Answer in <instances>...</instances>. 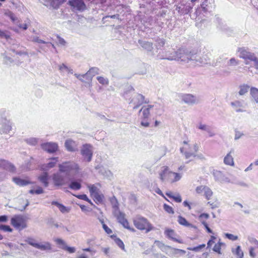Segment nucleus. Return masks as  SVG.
Instances as JSON below:
<instances>
[{
	"label": "nucleus",
	"mask_w": 258,
	"mask_h": 258,
	"mask_svg": "<svg viewBox=\"0 0 258 258\" xmlns=\"http://www.w3.org/2000/svg\"><path fill=\"white\" fill-rule=\"evenodd\" d=\"M231 105L232 106H241V103L240 101H237L235 102H232L231 103Z\"/></svg>",
	"instance_id": "61"
},
{
	"label": "nucleus",
	"mask_w": 258,
	"mask_h": 258,
	"mask_svg": "<svg viewBox=\"0 0 258 258\" xmlns=\"http://www.w3.org/2000/svg\"><path fill=\"white\" fill-rule=\"evenodd\" d=\"M159 178L162 182L173 183L179 181L182 175L180 173L173 172L167 166H163L159 173Z\"/></svg>",
	"instance_id": "1"
},
{
	"label": "nucleus",
	"mask_w": 258,
	"mask_h": 258,
	"mask_svg": "<svg viewBox=\"0 0 258 258\" xmlns=\"http://www.w3.org/2000/svg\"><path fill=\"white\" fill-rule=\"evenodd\" d=\"M19 28H22L23 30H26L27 29V25L26 24L20 25Z\"/></svg>",
	"instance_id": "62"
},
{
	"label": "nucleus",
	"mask_w": 258,
	"mask_h": 258,
	"mask_svg": "<svg viewBox=\"0 0 258 258\" xmlns=\"http://www.w3.org/2000/svg\"><path fill=\"white\" fill-rule=\"evenodd\" d=\"M0 37L5 38L6 39H8L10 38L9 34H7L5 31H3L0 29Z\"/></svg>",
	"instance_id": "51"
},
{
	"label": "nucleus",
	"mask_w": 258,
	"mask_h": 258,
	"mask_svg": "<svg viewBox=\"0 0 258 258\" xmlns=\"http://www.w3.org/2000/svg\"><path fill=\"white\" fill-rule=\"evenodd\" d=\"M97 80L99 83L103 85H108L109 83L108 80L107 79L101 76L97 77Z\"/></svg>",
	"instance_id": "44"
},
{
	"label": "nucleus",
	"mask_w": 258,
	"mask_h": 258,
	"mask_svg": "<svg viewBox=\"0 0 258 258\" xmlns=\"http://www.w3.org/2000/svg\"><path fill=\"white\" fill-rule=\"evenodd\" d=\"M0 168L11 172H15L16 171V168L14 165L4 159H0Z\"/></svg>",
	"instance_id": "14"
},
{
	"label": "nucleus",
	"mask_w": 258,
	"mask_h": 258,
	"mask_svg": "<svg viewBox=\"0 0 258 258\" xmlns=\"http://www.w3.org/2000/svg\"><path fill=\"white\" fill-rule=\"evenodd\" d=\"M182 100L187 104H194L196 102V97L191 94H184L182 97Z\"/></svg>",
	"instance_id": "19"
},
{
	"label": "nucleus",
	"mask_w": 258,
	"mask_h": 258,
	"mask_svg": "<svg viewBox=\"0 0 258 258\" xmlns=\"http://www.w3.org/2000/svg\"><path fill=\"white\" fill-rule=\"evenodd\" d=\"M156 192L157 194H158V195H159L161 196L162 197H163L166 201H169V200L165 197V196L163 194L162 191L159 188H158L156 190Z\"/></svg>",
	"instance_id": "57"
},
{
	"label": "nucleus",
	"mask_w": 258,
	"mask_h": 258,
	"mask_svg": "<svg viewBox=\"0 0 258 258\" xmlns=\"http://www.w3.org/2000/svg\"><path fill=\"white\" fill-rule=\"evenodd\" d=\"M178 51L180 52V54H183L182 57H184L187 59H192V56L197 54V52L191 53V52L185 51L183 49H179ZM181 57H182V56H181Z\"/></svg>",
	"instance_id": "25"
},
{
	"label": "nucleus",
	"mask_w": 258,
	"mask_h": 258,
	"mask_svg": "<svg viewBox=\"0 0 258 258\" xmlns=\"http://www.w3.org/2000/svg\"><path fill=\"white\" fill-rule=\"evenodd\" d=\"M225 236L227 238L232 241H235L238 239V236L237 235H234L232 234L225 233Z\"/></svg>",
	"instance_id": "48"
},
{
	"label": "nucleus",
	"mask_w": 258,
	"mask_h": 258,
	"mask_svg": "<svg viewBox=\"0 0 258 258\" xmlns=\"http://www.w3.org/2000/svg\"><path fill=\"white\" fill-rule=\"evenodd\" d=\"M163 209L168 214H173L174 213V211L172 207L166 204H164L163 205Z\"/></svg>",
	"instance_id": "43"
},
{
	"label": "nucleus",
	"mask_w": 258,
	"mask_h": 258,
	"mask_svg": "<svg viewBox=\"0 0 258 258\" xmlns=\"http://www.w3.org/2000/svg\"><path fill=\"white\" fill-rule=\"evenodd\" d=\"M27 243L33 247L41 250L50 249L51 248L50 244L49 243H47L45 244H41L35 242L34 240L33 239H29Z\"/></svg>",
	"instance_id": "15"
},
{
	"label": "nucleus",
	"mask_w": 258,
	"mask_h": 258,
	"mask_svg": "<svg viewBox=\"0 0 258 258\" xmlns=\"http://www.w3.org/2000/svg\"><path fill=\"white\" fill-rule=\"evenodd\" d=\"M92 198L95 203L97 205L102 204L103 202L104 196L100 193L93 195L92 196Z\"/></svg>",
	"instance_id": "30"
},
{
	"label": "nucleus",
	"mask_w": 258,
	"mask_h": 258,
	"mask_svg": "<svg viewBox=\"0 0 258 258\" xmlns=\"http://www.w3.org/2000/svg\"><path fill=\"white\" fill-rule=\"evenodd\" d=\"M8 220V217L6 215H3L0 216V222H6Z\"/></svg>",
	"instance_id": "58"
},
{
	"label": "nucleus",
	"mask_w": 258,
	"mask_h": 258,
	"mask_svg": "<svg viewBox=\"0 0 258 258\" xmlns=\"http://www.w3.org/2000/svg\"><path fill=\"white\" fill-rule=\"evenodd\" d=\"M237 51L239 53V57L244 60L245 64L258 70V57L254 53L243 47L239 48Z\"/></svg>",
	"instance_id": "2"
},
{
	"label": "nucleus",
	"mask_w": 258,
	"mask_h": 258,
	"mask_svg": "<svg viewBox=\"0 0 258 258\" xmlns=\"http://www.w3.org/2000/svg\"><path fill=\"white\" fill-rule=\"evenodd\" d=\"M206 3H206H203L201 4V8L198 9L196 11L195 13L197 16V17H200L202 10L205 13L207 12L208 9L207 8V7L208 6V5L206 4Z\"/></svg>",
	"instance_id": "32"
},
{
	"label": "nucleus",
	"mask_w": 258,
	"mask_h": 258,
	"mask_svg": "<svg viewBox=\"0 0 258 258\" xmlns=\"http://www.w3.org/2000/svg\"><path fill=\"white\" fill-rule=\"evenodd\" d=\"M137 99L139 100V102L138 104L133 107L134 109H136L144 103H148L149 102V101H146L145 100V97L142 94H139L137 96Z\"/></svg>",
	"instance_id": "29"
},
{
	"label": "nucleus",
	"mask_w": 258,
	"mask_h": 258,
	"mask_svg": "<svg viewBox=\"0 0 258 258\" xmlns=\"http://www.w3.org/2000/svg\"><path fill=\"white\" fill-rule=\"evenodd\" d=\"M57 161V158H52L50 159V161L47 163L46 167L48 168H52L55 165Z\"/></svg>",
	"instance_id": "42"
},
{
	"label": "nucleus",
	"mask_w": 258,
	"mask_h": 258,
	"mask_svg": "<svg viewBox=\"0 0 258 258\" xmlns=\"http://www.w3.org/2000/svg\"><path fill=\"white\" fill-rule=\"evenodd\" d=\"M166 247L170 250V254L171 256H178L184 255L186 253V251L183 249L173 248L170 246H166Z\"/></svg>",
	"instance_id": "17"
},
{
	"label": "nucleus",
	"mask_w": 258,
	"mask_h": 258,
	"mask_svg": "<svg viewBox=\"0 0 258 258\" xmlns=\"http://www.w3.org/2000/svg\"><path fill=\"white\" fill-rule=\"evenodd\" d=\"M68 68V67L63 63L60 65L59 67V70L60 71H63V70H67Z\"/></svg>",
	"instance_id": "60"
},
{
	"label": "nucleus",
	"mask_w": 258,
	"mask_h": 258,
	"mask_svg": "<svg viewBox=\"0 0 258 258\" xmlns=\"http://www.w3.org/2000/svg\"><path fill=\"white\" fill-rule=\"evenodd\" d=\"M178 222L179 224L187 227L196 228V226L187 222L186 219L181 216L178 217Z\"/></svg>",
	"instance_id": "23"
},
{
	"label": "nucleus",
	"mask_w": 258,
	"mask_h": 258,
	"mask_svg": "<svg viewBox=\"0 0 258 258\" xmlns=\"http://www.w3.org/2000/svg\"><path fill=\"white\" fill-rule=\"evenodd\" d=\"M205 246H206L205 244H200L196 247H194L192 248H189V249H190L192 251L197 252V251H200L201 249L205 248Z\"/></svg>",
	"instance_id": "49"
},
{
	"label": "nucleus",
	"mask_w": 258,
	"mask_h": 258,
	"mask_svg": "<svg viewBox=\"0 0 258 258\" xmlns=\"http://www.w3.org/2000/svg\"><path fill=\"white\" fill-rule=\"evenodd\" d=\"M207 186L206 185H200L196 187V192L197 194H202L203 192L204 193L205 189Z\"/></svg>",
	"instance_id": "45"
},
{
	"label": "nucleus",
	"mask_w": 258,
	"mask_h": 258,
	"mask_svg": "<svg viewBox=\"0 0 258 258\" xmlns=\"http://www.w3.org/2000/svg\"><path fill=\"white\" fill-rule=\"evenodd\" d=\"M224 245L225 244L222 242L221 241V239H219L218 242L214 246L213 250L218 254H221V247Z\"/></svg>",
	"instance_id": "27"
},
{
	"label": "nucleus",
	"mask_w": 258,
	"mask_h": 258,
	"mask_svg": "<svg viewBox=\"0 0 258 258\" xmlns=\"http://www.w3.org/2000/svg\"><path fill=\"white\" fill-rule=\"evenodd\" d=\"M164 233L166 237L169 239H170L173 241L177 242L179 243H183V241L181 239L177 238V237H178L177 235L174 230L169 228H166L165 230Z\"/></svg>",
	"instance_id": "10"
},
{
	"label": "nucleus",
	"mask_w": 258,
	"mask_h": 258,
	"mask_svg": "<svg viewBox=\"0 0 258 258\" xmlns=\"http://www.w3.org/2000/svg\"><path fill=\"white\" fill-rule=\"evenodd\" d=\"M199 128L200 129H201V130H206L207 126L205 124H201L199 125Z\"/></svg>",
	"instance_id": "64"
},
{
	"label": "nucleus",
	"mask_w": 258,
	"mask_h": 258,
	"mask_svg": "<svg viewBox=\"0 0 258 258\" xmlns=\"http://www.w3.org/2000/svg\"><path fill=\"white\" fill-rule=\"evenodd\" d=\"M13 181L18 185L20 186H24L30 184H33L34 182H31L28 178L25 179H21L19 177H15L13 178Z\"/></svg>",
	"instance_id": "16"
},
{
	"label": "nucleus",
	"mask_w": 258,
	"mask_h": 258,
	"mask_svg": "<svg viewBox=\"0 0 258 258\" xmlns=\"http://www.w3.org/2000/svg\"><path fill=\"white\" fill-rule=\"evenodd\" d=\"M42 149L48 152L54 153L58 149L57 144L54 143H46L41 144Z\"/></svg>",
	"instance_id": "11"
},
{
	"label": "nucleus",
	"mask_w": 258,
	"mask_h": 258,
	"mask_svg": "<svg viewBox=\"0 0 258 258\" xmlns=\"http://www.w3.org/2000/svg\"><path fill=\"white\" fill-rule=\"evenodd\" d=\"M11 224L15 229L22 230L27 227V219L23 215H15L11 219Z\"/></svg>",
	"instance_id": "5"
},
{
	"label": "nucleus",
	"mask_w": 258,
	"mask_h": 258,
	"mask_svg": "<svg viewBox=\"0 0 258 258\" xmlns=\"http://www.w3.org/2000/svg\"><path fill=\"white\" fill-rule=\"evenodd\" d=\"M111 237L112 238L113 237H115V238L114 239V241L116 243V244L122 250H124V244L123 241L119 238L116 237V236L115 235H112L111 236Z\"/></svg>",
	"instance_id": "39"
},
{
	"label": "nucleus",
	"mask_w": 258,
	"mask_h": 258,
	"mask_svg": "<svg viewBox=\"0 0 258 258\" xmlns=\"http://www.w3.org/2000/svg\"><path fill=\"white\" fill-rule=\"evenodd\" d=\"M38 179L41 182L45 187L48 186V176L46 172L44 173L42 175L38 177Z\"/></svg>",
	"instance_id": "26"
},
{
	"label": "nucleus",
	"mask_w": 258,
	"mask_h": 258,
	"mask_svg": "<svg viewBox=\"0 0 258 258\" xmlns=\"http://www.w3.org/2000/svg\"><path fill=\"white\" fill-rule=\"evenodd\" d=\"M66 0H49L50 6L54 9H58Z\"/></svg>",
	"instance_id": "28"
},
{
	"label": "nucleus",
	"mask_w": 258,
	"mask_h": 258,
	"mask_svg": "<svg viewBox=\"0 0 258 258\" xmlns=\"http://www.w3.org/2000/svg\"><path fill=\"white\" fill-rule=\"evenodd\" d=\"M61 248L68 251L69 253H74L75 251V248L74 247H69L68 246L61 247Z\"/></svg>",
	"instance_id": "52"
},
{
	"label": "nucleus",
	"mask_w": 258,
	"mask_h": 258,
	"mask_svg": "<svg viewBox=\"0 0 258 258\" xmlns=\"http://www.w3.org/2000/svg\"><path fill=\"white\" fill-rule=\"evenodd\" d=\"M210 215L207 213H202L199 216V219L204 225L206 231L209 233H213V231L209 228L206 220L209 218Z\"/></svg>",
	"instance_id": "13"
},
{
	"label": "nucleus",
	"mask_w": 258,
	"mask_h": 258,
	"mask_svg": "<svg viewBox=\"0 0 258 258\" xmlns=\"http://www.w3.org/2000/svg\"><path fill=\"white\" fill-rule=\"evenodd\" d=\"M183 145V146L180 148V151L184 155L185 159L196 157V153L199 149V145L198 144L191 145L188 144V142L184 141Z\"/></svg>",
	"instance_id": "4"
},
{
	"label": "nucleus",
	"mask_w": 258,
	"mask_h": 258,
	"mask_svg": "<svg viewBox=\"0 0 258 258\" xmlns=\"http://www.w3.org/2000/svg\"><path fill=\"white\" fill-rule=\"evenodd\" d=\"M74 196H75L76 197H77V198H78L79 199L84 200V201L88 202L91 205H93V203L91 202V201L88 198L87 195L85 194L74 195Z\"/></svg>",
	"instance_id": "41"
},
{
	"label": "nucleus",
	"mask_w": 258,
	"mask_h": 258,
	"mask_svg": "<svg viewBox=\"0 0 258 258\" xmlns=\"http://www.w3.org/2000/svg\"><path fill=\"white\" fill-rule=\"evenodd\" d=\"M51 205L57 206L58 208L60 211L62 213H68L70 211V208L67 207L63 205L62 204H60L56 201H52L51 202Z\"/></svg>",
	"instance_id": "21"
},
{
	"label": "nucleus",
	"mask_w": 258,
	"mask_h": 258,
	"mask_svg": "<svg viewBox=\"0 0 258 258\" xmlns=\"http://www.w3.org/2000/svg\"><path fill=\"white\" fill-rule=\"evenodd\" d=\"M133 222L135 227L140 231L148 233L154 229V227L150 221L145 217L137 215L133 219Z\"/></svg>",
	"instance_id": "3"
},
{
	"label": "nucleus",
	"mask_w": 258,
	"mask_h": 258,
	"mask_svg": "<svg viewBox=\"0 0 258 258\" xmlns=\"http://www.w3.org/2000/svg\"><path fill=\"white\" fill-rule=\"evenodd\" d=\"M101 222L102 224V227L104 231L108 234H110L112 232V230L109 228L104 223L103 220H101Z\"/></svg>",
	"instance_id": "46"
},
{
	"label": "nucleus",
	"mask_w": 258,
	"mask_h": 258,
	"mask_svg": "<svg viewBox=\"0 0 258 258\" xmlns=\"http://www.w3.org/2000/svg\"><path fill=\"white\" fill-rule=\"evenodd\" d=\"M232 151L228 153L224 159V163L228 165L233 166L234 164L233 158L231 155Z\"/></svg>",
	"instance_id": "24"
},
{
	"label": "nucleus",
	"mask_w": 258,
	"mask_h": 258,
	"mask_svg": "<svg viewBox=\"0 0 258 258\" xmlns=\"http://www.w3.org/2000/svg\"><path fill=\"white\" fill-rule=\"evenodd\" d=\"M165 194L168 197L173 199L176 203H180L182 201V198L179 194L174 195L172 191H168Z\"/></svg>",
	"instance_id": "20"
},
{
	"label": "nucleus",
	"mask_w": 258,
	"mask_h": 258,
	"mask_svg": "<svg viewBox=\"0 0 258 258\" xmlns=\"http://www.w3.org/2000/svg\"><path fill=\"white\" fill-rule=\"evenodd\" d=\"M0 230H3L5 232H12L13 231L12 228H11L10 226L1 225H0Z\"/></svg>",
	"instance_id": "47"
},
{
	"label": "nucleus",
	"mask_w": 258,
	"mask_h": 258,
	"mask_svg": "<svg viewBox=\"0 0 258 258\" xmlns=\"http://www.w3.org/2000/svg\"><path fill=\"white\" fill-rule=\"evenodd\" d=\"M55 242L58 245H61V247H64L65 246H67L66 245L64 241L61 239H59V238L56 239L55 240Z\"/></svg>",
	"instance_id": "53"
},
{
	"label": "nucleus",
	"mask_w": 258,
	"mask_h": 258,
	"mask_svg": "<svg viewBox=\"0 0 258 258\" xmlns=\"http://www.w3.org/2000/svg\"><path fill=\"white\" fill-rule=\"evenodd\" d=\"M249 254L252 257H254L256 256V254L254 252V248L253 247H251L250 248Z\"/></svg>",
	"instance_id": "55"
},
{
	"label": "nucleus",
	"mask_w": 258,
	"mask_h": 258,
	"mask_svg": "<svg viewBox=\"0 0 258 258\" xmlns=\"http://www.w3.org/2000/svg\"><path fill=\"white\" fill-rule=\"evenodd\" d=\"M81 153L87 162H90L91 160L92 152L90 145H84L82 149Z\"/></svg>",
	"instance_id": "12"
},
{
	"label": "nucleus",
	"mask_w": 258,
	"mask_h": 258,
	"mask_svg": "<svg viewBox=\"0 0 258 258\" xmlns=\"http://www.w3.org/2000/svg\"><path fill=\"white\" fill-rule=\"evenodd\" d=\"M59 171L61 172L69 173L74 172L78 173L79 170V165L74 162H66L59 165Z\"/></svg>",
	"instance_id": "7"
},
{
	"label": "nucleus",
	"mask_w": 258,
	"mask_h": 258,
	"mask_svg": "<svg viewBox=\"0 0 258 258\" xmlns=\"http://www.w3.org/2000/svg\"><path fill=\"white\" fill-rule=\"evenodd\" d=\"M250 95L253 99L258 102V89L254 87H252L250 89Z\"/></svg>",
	"instance_id": "37"
},
{
	"label": "nucleus",
	"mask_w": 258,
	"mask_h": 258,
	"mask_svg": "<svg viewBox=\"0 0 258 258\" xmlns=\"http://www.w3.org/2000/svg\"><path fill=\"white\" fill-rule=\"evenodd\" d=\"M207 205H209L211 209H215L218 207V204L217 201L214 202L209 201L207 203Z\"/></svg>",
	"instance_id": "50"
},
{
	"label": "nucleus",
	"mask_w": 258,
	"mask_h": 258,
	"mask_svg": "<svg viewBox=\"0 0 258 258\" xmlns=\"http://www.w3.org/2000/svg\"><path fill=\"white\" fill-rule=\"evenodd\" d=\"M232 252L237 258H243V252L239 245L237 246L235 249H233Z\"/></svg>",
	"instance_id": "33"
},
{
	"label": "nucleus",
	"mask_w": 258,
	"mask_h": 258,
	"mask_svg": "<svg viewBox=\"0 0 258 258\" xmlns=\"http://www.w3.org/2000/svg\"><path fill=\"white\" fill-rule=\"evenodd\" d=\"M91 196H93L94 195L99 193V188L95 185L92 184L88 186Z\"/></svg>",
	"instance_id": "35"
},
{
	"label": "nucleus",
	"mask_w": 258,
	"mask_h": 258,
	"mask_svg": "<svg viewBox=\"0 0 258 258\" xmlns=\"http://www.w3.org/2000/svg\"><path fill=\"white\" fill-rule=\"evenodd\" d=\"M69 187L74 190H79L81 188V184L77 181H72L70 184Z\"/></svg>",
	"instance_id": "38"
},
{
	"label": "nucleus",
	"mask_w": 258,
	"mask_h": 258,
	"mask_svg": "<svg viewBox=\"0 0 258 258\" xmlns=\"http://www.w3.org/2000/svg\"><path fill=\"white\" fill-rule=\"evenodd\" d=\"M58 38L59 43L61 45H64L66 43L64 40L62 38H61L60 37H58Z\"/></svg>",
	"instance_id": "63"
},
{
	"label": "nucleus",
	"mask_w": 258,
	"mask_h": 258,
	"mask_svg": "<svg viewBox=\"0 0 258 258\" xmlns=\"http://www.w3.org/2000/svg\"><path fill=\"white\" fill-rule=\"evenodd\" d=\"M29 193L32 195L36 194L39 195L43 194L44 192V190L43 188L40 186H38L36 189H32L29 190Z\"/></svg>",
	"instance_id": "40"
},
{
	"label": "nucleus",
	"mask_w": 258,
	"mask_h": 258,
	"mask_svg": "<svg viewBox=\"0 0 258 258\" xmlns=\"http://www.w3.org/2000/svg\"><path fill=\"white\" fill-rule=\"evenodd\" d=\"M204 196L206 199L208 201L211 200L213 196V192L212 189L208 186H206Z\"/></svg>",
	"instance_id": "31"
},
{
	"label": "nucleus",
	"mask_w": 258,
	"mask_h": 258,
	"mask_svg": "<svg viewBox=\"0 0 258 258\" xmlns=\"http://www.w3.org/2000/svg\"><path fill=\"white\" fill-rule=\"evenodd\" d=\"M65 146L67 150L69 151H75L76 150V143L71 140H68L65 142Z\"/></svg>",
	"instance_id": "22"
},
{
	"label": "nucleus",
	"mask_w": 258,
	"mask_h": 258,
	"mask_svg": "<svg viewBox=\"0 0 258 258\" xmlns=\"http://www.w3.org/2000/svg\"><path fill=\"white\" fill-rule=\"evenodd\" d=\"M249 89V86L247 85L243 84L239 86V91L238 92L239 95H243L246 93Z\"/></svg>",
	"instance_id": "36"
},
{
	"label": "nucleus",
	"mask_w": 258,
	"mask_h": 258,
	"mask_svg": "<svg viewBox=\"0 0 258 258\" xmlns=\"http://www.w3.org/2000/svg\"><path fill=\"white\" fill-rule=\"evenodd\" d=\"M153 107V105H148L147 106H143L140 110V112L142 113V121L141 124L144 127H148L150 125V123L148 119L150 115V110Z\"/></svg>",
	"instance_id": "8"
},
{
	"label": "nucleus",
	"mask_w": 258,
	"mask_h": 258,
	"mask_svg": "<svg viewBox=\"0 0 258 258\" xmlns=\"http://www.w3.org/2000/svg\"><path fill=\"white\" fill-rule=\"evenodd\" d=\"M183 205L184 207H187L188 208V210H191V207L189 203L188 202H187V201H184L183 202Z\"/></svg>",
	"instance_id": "59"
},
{
	"label": "nucleus",
	"mask_w": 258,
	"mask_h": 258,
	"mask_svg": "<svg viewBox=\"0 0 258 258\" xmlns=\"http://www.w3.org/2000/svg\"><path fill=\"white\" fill-rule=\"evenodd\" d=\"M75 76L79 80H80L82 82H84V80H83V78H86L87 77V74H84V75H82L75 74Z\"/></svg>",
	"instance_id": "56"
},
{
	"label": "nucleus",
	"mask_w": 258,
	"mask_h": 258,
	"mask_svg": "<svg viewBox=\"0 0 258 258\" xmlns=\"http://www.w3.org/2000/svg\"><path fill=\"white\" fill-rule=\"evenodd\" d=\"M52 179L56 186H60L64 184L63 177L58 173L54 174L52 176Z\"/></svg>",
	"instance_id": "18"
},
{
	"label": "nucleus",
	"mask_w": 258,
	"mask_h": 258,
	"mask_svg": "<svg viewBox=\"0 0 258 258\" xmlns=\"http://www.w3.org/2000/svg\"><path fill=\"white\" fill-rule=\"evenodd\" d=\"M212 234V235H211L210 238L207 242V248H211L212 245L215 243L217 239V235L216 234H215L213 232Z\"/></svg>",
	"instance_id": "34"
},
{
	"label": "nucleus",
	"mask_w": 258,
	"mask_h": 258,
	"mask_svg": "<svg viewBox=\"0 0 258 258\" xmlns=\"http://www.w3.org/2000/svg\"><path fill=\"white\" fill-rule=\"evenodd\" d=\"M69 5L74 9L79 11H84L86 9V6L83 0H71Z\"/></svg>",
	"instance_id": "9"
},
{
	"label": "nucleus",
	"mask_w": 258,
	"mask_h": 258,
	"mask_svg": "<svg viewBox=\"0 0 258 258\" xmlns=\"http://www.w3.org/2000/svg\"><path fill=\"white\" fill-rule=\"evenodd\" d=\"M238 63V61H237L234 58H232L230 59L229 64L230 65H237Z\"/></svg>",
	"instance_id": "54"
},
{
	"label": "nucleus",
	"mask_w": 258,
	"mask_h": 258,
	"mask_svg": "<svg viewBox=\"0 0 258 258\" xmlns=\"http://www.w3.org/2000/svg\"><path fill=\"white\" fill-rule=\"evenodd\" d=\"M115 217L116 218L118 222L120 223L124 228L132 232H135L136 229L130 226V223L126 218L125 214L120 211H115L114 213Z\"/></svg>",
	"instance_id": "6"
}]
</instances>
